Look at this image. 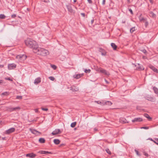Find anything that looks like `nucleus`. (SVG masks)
<instances>
[{"label":"nucleus","instance_id":"44","mask_svg":"<svg viewBox=\"0 0 158 158\" xmlns=\"http://www.w3.org/2000/svg\"><path fill=\"white\" fill-rule=\"evenodd\" d=\"M144 23H145V26L147 27L148 25V23L147 20H146L145 21V22H144Z\"/></svg>","mask_w":158,"mask_h":158},{"label":"nucleus","instance_id":"14","mask_svg":"<svg viewBox=\"0 0 158 158\" xmlns=\"http://www.w3.org/2000/svg\"><path fill=\"white\" fill-rule=\"evenodd\" d=\"M149 67L153 70L154 72L158 73V70L155 67L152 65H149Z\"/></svg>","mask_w":158,"mask_h":158},{"label":"nucleus","instance_id":"11","mask_svg":"<svg viewBox=\"0 0 158 158\" xmlns=\"http://www.w3.org/2000/svg\"><path fill=\"white\" fill-rule=\"evenodd\" d=\"M135 66H136L137 69L139 70H143L144 69V68L143 66L139 64H138L137 65H135Z\"/></svg>","mask_w":158,"mask_h":158},{"label":"nucleus","instance_id":"34","mask_svg":"<svg viewBox=\"0 0 158 158\" xmlns=\"http://www.w3.org/2000/svg\"><path fill=\"white\" fill-rule=\"evenodd\" d=\"M91 70L89 69H85V73H89L90 72Z\"/></svg>","mask_w":158,"mask_h":158},{"label":"nucleus","instance_id":"54","mask_svg":"<svg viewBox=\"0 0 158 158\" xmlns=\"http://www.w3.org/2000/svg\"><path fill=\"white\" fill-rule=\"evenodd\" d=\"M105 81L107 84L109 83V82L106 79H105Z\"/></svg>","mask_w":158,"mask_h":158},{"label":"nucleus","instance_id":"29","mask_svg":"<svg viewBox=\"0 0 158 158\" xmlns=\"http://www.w3.org/2000/svg\"><path fill=\"white\" fill-rule=\"evenodd\" d=\"M76 124V122L72 123L71 124V127H74L75 126Z\"/></svg>","mask_w":158,"mask_h":158},{"label":"nucleus","instance_id":"10","mask_svg":"<svg viewBox=\"0 0 158 158\" xmlns=\"http://www.w3.org/2000/svg\"><path fill=\"white\" fill-rule=\"evenodd\" d=\"M119 121L120 123H128L127 119L124 118H120Z\"/></svg>","mask_w":158,"mask_h":158},{"label":"nucleus","instance_id":"22","mask_svg":"<svg viewBox=\"0 0 158 158\" xmlns=\"http://www.w3.org/2000/svg\"><path fill=\"white\" fill-rule=\"evenodd\" d=\"M39 141L40 143H44L45 142V140L44 138H40L39 139Z\"/></svg>","mask_w":158,"mask_h":158},{"label":"nucleus","instance_id":"43","mask_svg":"<svg viewBox=\"0 0 158 158\" xmlns=\"http://www.w3.org/2000/svg\"><path fill=\"white\" fill-rule=\"evenodd\" d=\"M41 109L43 110H44L46 111H47V110H48V109L47 108L41 107Z\"/></svg>","mask_w":158,"mask_h":158},{"label":"nucleus","instance_id":"53","mask_svg":"<svg viewBox=\"0 0 158 158\" xmlns=\"http://www.w3.org/2000/svg\"><path fill=\"white\" fill-rule=\"evenodd\" d=\"M149 139L151 140V141H153L154 142V141H155L154 140H153V139H152V138H149L148 139Z\"/></svg>","mask_w":158,"mask_h":158},{"label":"nucleus","instance_id":"21","mask_svg":"<svg viewBox=\"0 0 158 158\" xmlns=\"http://www.w3.org/2000/svg\"><path fill=\"white\" fill-rule=\"evenodd\" d=\"M67 9H68V10L69 11V12H70L71 13H72L73 12V10L72 9V7L71 5H68L67 6Z\"/></svg>","mask_w":158,"mask_h":158},{"label":"nucleus","instance_id":"3","mask_svg":"<svg viewBox=\"0 0 158 158\" xmlns=\"http://www.w3.org/2000/svg\"><path fill=\"white\" fill-rule=\"evenodd\" d=\"M27 58V56L25 55H18L16 56V58L20 62H22L24 61Z\"/></svg>","mask_w":158,"mask_h":158},{"label":"nucleus","instance_id":"55","mask_svg":"<svg viewBox=\"0 0 158 158\" xmlns=\"http://www.w3.org/2000/svg\"><path fill=\"white\" fill-rule=\"evenodd\" d=\"M146 50H143V53H146Z\"/></svg>","mask_w":158,"mask_h":158},{"label":"nucleus","instance_id":"20","mask_svg":"<svg viewBox=\"0 0 158 158\" xmlns=\"http://www.w3.org/2000/svg\"><path fill=\"white\" fill-rule=\"evenodd\" d=\"M83 76L82 74H77L73 76V77L77 79H79Z\"/></svg>","mask_w":158,"mask_h":158},{"label":"nucleus","instance_id":"17","mask_svg":"<svg viewBox=\"0 0 158 158\" xmlns=\"http://www.w3.org/2000/svg\"><path fill=\"white\" fill-rule=\"evenodd\" d=\"M70 88V89L73 92L77 91L78 90V88L74 86L71 87Z\"/></svg>","mask_w":158,"mask_h":158},{"label":"nucleus","instance_id":"18","mask_svg":"<svg viewBox=\"0 0 158 158\" xmlns=\"http://www.w3.org/2000/svg\"><path fill=\"white\" fill-rule=\"evenodd\" d=\"M39 153L41 154H52V153L51 152H49L48 151H40L39 152Z\"/></svg>","mask_w":158,"mask_h":158},{"label":"nucleus","instance_id":"41","mask_svg":"<svg viewBox=\"0 0 158 158\" xmlns=\"http://www.w3.org/2000/svg\"><path fill=\"white\" fill-rule=\"evenodd\" d=\"M102 68H98L97 67V69H96V70L98 72H100V69H102Z\"/></svg>","mask_w":158,"mask_h":158},{"label":"nucleus","instance_id":"57","mask_svg":"<svg viewBox=\"0 0 158 158\" xmlns=\"http://www.w3.org/2000/svg\"><path fill=\"white\" fill-rule=\"evenodd\" d=\"M94 20H93V19L92 20H91V24H92V23H93L94 22Z\"/></svg>","mask_w":158,"mask_h":158},{"label":"nucleus","instance_id":"13","mask_svg":"<svg viewBox=\"0 0 158 158\" xmlns=\"http://www.w3.org/2000/svg\"><path fill=\"white\" fill-rule=\"evenodd\" d=\"M41 81V79L40 77H38L35 79L34 81V83L35 85H37L40 83Z\"/></svg>","mask_w":158,"mask_h":158},{"label":"nucleus","instance_id":"26","mask_svg":"<svg viewBox=\"0 0 158 158\" xmlns=\"http://www.w3.org/2000/svg\"><path fill=\"white\" fill-rule=\"evenodd\" d=\"M153 89L154 91V92L158 95V89L157 88L155 87H153Z\"/></svg>","mask_w":158,"mask_h":158},{"label":"nucleus","instance_id":"16","mask_svg":"<svg viewBox=\"0 0 158 158\" xmlns=\"http://www.w3.org/2000/svg\"><path fill=\"white\" fill-rule=\"evenodd\" d=\"M139 21L141 22H143L144 23V22H145V21L146 20V19L144 18L142 16V15H141L139 17Z\"/></svg>","mask_w":158,"mask_h":158},{"label":"nucleus","instance_id":"9","mask_svg":"<svg viewBox=\"0 0 158 158\" xmlns=\"http://www.w3.org/2000/svg\"><path fill=\"white\" fill-rule=\"evenodd\" d=\"M36 156V155L33 153L27 154L26 155L27 157H29L31 158H35Z\"/></svg>","mask_w":158,"mask_h":158},{"label":"nucleus","instance_id":"2","mask_svg":"<svg viewBox=\"0 0 158 158\" xmlns=\"http://www.w3.org/2000/svg\"><path fill=\"white\" fill-rule=\"evenodd\" d=\"M34 50V53L42 56H46L49 54L48 50L44 48H39L38 46L36 49H35Z\"/></svg>","mask_w":158,"mask_h":158},{"label":"nucleus","instance_id":"5","mask_svg":"<svg viewBox=\"0 0 158 158\" xmlns=\"http://www.w3.org/2000/svg\"><path fill=\"white\" fill-rule=\"evenodd\" d=\"M30 131L33 134H35L36 136L39 135L41 134V133L34 129H30Z\"/></svg>","mask_w":158,"mask_h":158},{"label":"nucleus","instance_id":"12","mask_svg":"<svg viewBox=\"0 0 158 158\" xmlns=\"http://www.w3.org/2000/svg\"><path fill=\"white\" fill-rule=\"evenodd\" d=\"M142 121V119L140 118H135L132 120V121L134 123L135 122H140Z\"/></svg>","mask_w":158,"mask_h":158},{"label":"nucleus","instance_id":"61","mask_svg":"<svg viewBox=\"0 0 158 158\" xmlns=\"http://www.w3.org/2000/svg\"><path fill=\"white\" fill-rule=\"evenodd\" d=\"M94 130L95 131H97V129H96V128H94Z\"/></svg>","mask_w":158,"mask_h":158},{"label":"nucleus","instance_id":"59","mask_svg":"<svg viewBox=\"0 0 158 158\" xmlns=\"http://www.w3.org/2000/svg\"><path fill=\"white\" fill-rule=\"evenodd\" d=\"M81 15H82L83 16H85V14H84V13H81Z\"/></svg>","mask_w":158,"mask_h":158},{"label":"nucleus","instance_id":"46","mask_svg":"<svg viewBox=\"0 0 158 158\" xmlns=\"http://www.w3.org/2000/svg\"><path fill=\"white\" fill-rule=\"evenodd\" d=\"M52 67L54 69H56V66L55 65H52Z\"/></svg>","mask_w":158,"mask_h":158},{"label":"nucleus","instance_id":"31","mask_svg":"<svg viewBox=\"0 0 158 158\" xmlns=\"http://www.w3.org/2000/svg\"><path fill=\"white\" fill-rule=\"evenodd\" d=\"M9 94V93L8 92H4L2 93V95H8Z\"/></svg>","mask_w":158,"mask_h":158},{"label":"nucleus","instance_id":"27","mask_svg":"<svg viewBox=\"0 0 158 158\" xmlns=\"http://www.w3.org/2000/svg\"><path fill=\"white\" fill-rule=\"evenodd\" d=\"M150 16L152 17H156V15L154 14L152 11H151L149 13Z\"/></svg>","mask_w":158,"mask_h":158},{"label":"nucleus","instance_id":"63","mask_svg":"<svg viewBox=\"0 0 158 158\" xmlns=\"http://www.w3.org/2000/svg\"><path fill=\"white\" fill-rule=\"evenodd\" d=\"M62 145H64V144H61L60 145V146H62Z\"/></svg>","mask_w":158,"mask_h":158},{"label":"nucleus","instance_id":"62","mask_svg":"<svg viewBox=\"0 0 158 158\" xmlns=\"http://www.w3.org/2000/svg\"><path fill=\"white\" fill-rule=\"evenodd\" d=\"M77 2V0H74V2Z\"/></svg>","mask_w":158,"mask_h":158},{"label":"nucleus","instance_id":"35","mask_svg":"<svg viewBox=\"0 0 158 158\" xmlns=\"http://www.w3.org/2000/svg\"><path fill=\"white\" fill-rule=\"evenodd\" d=\"M22 98V96H17L16 98L18 99H21Z\"/></svg>","mask_w":158,"mask_h":158},{"label":"nucleus","instance_id":"37","mask_svg":"<svg viewBox=\"0 0 158 158\" xmlns=\"http://www.w3.org/2000/svg\"><path fill=\"white\" fill-rule=\"evenodd\" d=\"M135 152H136V154L138 156H140V154L139 153V152L137 150L135 149Z\"/></svg>","mask_w":158,"mask_h":158},{"label":"nucleus","instance_id":"8","mask_svg":"<svg viewBox=\"0 0 158 158\" xmlns=\"http://www.w3.org/2000/svg\"><path fill=\"white\" fill-rule=\"evenodd\" d=\"M15 129L14 127L11 128L8 130H6V133L7 134H9L15 131Z\"/></svg>","mask_w":158,"mask_h":158},{"label":"nucleus","instance_id":"49","mask_svg":"<svg viewBox=\"0 0 158 158\" xmlns=\"http://www.w3.org/2000/svg\"><path fill=\"white\" fill-rule=\"evenodd\" d=\"M16 15L15 14H13L11 15V17L12 18H15V17H16Z\"/></svg>","mask_w":158,"mask_h":158},{"label":"nucleus","instance_id":"56","mask_svg":"<svg viewBox=\"0 0 158 158\" xmlns=\"http://www.w3.org/2000/svg\"><path fill=\"white\" fill-rule=\"evenodd\" d=\"M149 1H150V2L152 3H153V1H152V0H149Z\"/></svg>","mask_w":158,"mask_h":158},{"label":"nucleus","instance_id":"6","mask_svg":"<svg viewBox=\"0 0 158 158\" xmlns=\"http://www.w3.org/2000/svg\"><path fill=\"white\" fill-rule=\"evenodd\" d=\"M61 132L59 129H56L52 133L53 135H56L60 134Z\"/></svg>","mask_w":158,"mask_h":158},{"label":"nucleus","instance_id":"33","mask_svg":"<svg viewBox=\"0 0 158 158\" xmlns=\"http://www.w3.org/2000/svg\"><path fill=\"white\" fill-rule=\"evenodd\" d=\"M106 151L109 154H111V153L109 149H108V148L106 149Z\"/></svg>","mask_w":158,"mask_h":158},{"label":"nucleus","instance_id":"4","mask_svg":"<svg viewBox=\"0 0 158 158\" xmlns=\"http://www.w3.org/2000/svg\"><path fill=\"white\" fill-rule=\"evenodd\" d=\"M21 108L19 106H17L14 108H8V110L10 112H12L17 110H19Z\"/></svg>","mask_w":158,"mask_h":158},{"label":"nucleus","instance_id":"28","mask_svg":"<svg viewBox=\"0 0 158 158\" xmlns=\"http://www.w3.org/2000/svg\"><path fill=\"white\" fill-rule=\"evenodd\" d=\"M105 104L108 105H111L112 104V103L110 101H106L105 102Z\"/></svg>","mask_w":158,"mask_h":158},{"label":"nucleus","instance_id":"47","mask_svg":"<svg viewBox=\"0 0 158 158\" xmlns=\"http://www.w3.org/2000/svg\"><path fill=\"white\" fill-rule=\"evenodd\" d=\"M129 10L130 11V12H131V14H133L132 10L131 9H129Z\"/></svg>","mask_w":158,"mask_h":158},{"label":"nucleus","instance_id":"51","mask_svg":"<svg viewBox=\"0 0 158 158\" xmlns=\"http://www.w3.org/2000/svg\"><path fill=\"white\" fill-rule=\"evenodd\" d=\"M144 154L146 156H148V154L145 152H144Z\"/></svg>","mask_w":158,"mask_h":158},{"label":"nucleus","instance_id":"38","mask_svg":"<svg viewBox=\"0 0 158 158\" xmlns=\"http://www.w3.org/2000/svg\"><path fill=\"white\" fill-rule=\"evenodd\" d=\"M49 78L50 80H51L52 81H53L55 79V78L53 77H49Z\"/></svg>","mask_w":158,"mask_h":158},{"label":"nucleus","instance_id":"48","mask_svg":"<svg viewBox=\"0 0 158 158\" xmlns=\"http://www.w3.org/2000/svg\"><path fill=\"white\" fill-rule=\"evenodd\" d=\"M87 1L90 4L92 3V0H87Z\"/></svg>","mask_w":158,"mask_h":158},{"label":"nucleus","instance_id":"42","mask_svg":"<svg viewBox=\"0 0 158 158\" xmlns=\"http://www.w3.org/2000/svg\"><path fill=\"white\" fill-rule=\"evenodd\" d=\"M141 129H149V127H141Z\"/></svg>","mask_w":158,"mask_h":158},{"label":"nucleus","instance_id":"15","mask_svg":"<svg viewBox=\"0 0 158 158\" xmlns=\"http://www.w3.org/2000/svg\"><path fill=\"white\" fill-rule=\"evenodd\" d=\"M100 72L104 73L105 75L109 76L110 75L109 73L107 72L106 70L102 69H100Z\"/></svg>","mask_w":158,"mask_h":158},{"label":"nucleus","instance_id":"1","mask_svg":"<svg viewBox=\"0 0 158 158\" xmlns=\"http://www.w3.org/2000/svg\"><path fill=\"white\" fill-rule=\"evenodd\" d=\"M25 42L26 45L29 48L33 49V51L34 52V49H36L38 46V45L36 42L30 39H28L25 40Z\"/></svg>","mask_w":158,"mask_h":158},{"label":"nucleus","instance_id":"23","mask_svg":"<svg viewBox=\"0 0 158 158\" xmlns=\"http://www.w3.org/2000/svg\"><path fill=\"white\" fill-rule=\"evenodd\" d=\"M54 143L56 144H58L60 142V140L58 139H54L53 140Z\"/></svg>","mask_w":158,"mask_h":158},{"label":"nucleus","instance_id":"45","mask_svg":"<svg viewBox=\"0 0 158 158\" xmlns=\"http://www.w3.org/2000/svg\"><path fill=\"white\" fill-rule=\"evenodd\" d=\"M42 1L45 2H49V0H42Z\"/></svg>","mask_w":158,"mask_h":158},{"label":"nucleus","instance_id":"50","mask_svg":"<svg viewBox=\"0 0 158 158\" xmlns=\"http://www.w3.org/2000/svg\"><path fill=\"white\" fill-rule=\"evenodd\" d=\"M106 0H103L102 4L103 5H104L105 3Z\"/></svg>","mask_w":158,"mask_h":158},{"label":"nucleus","instance_id":"36","mask_svg":"<svg viewBox=\"0 0 158 158\" xmlns=\"http://www.w3.org/2000/svg\"><path fill=\"white\" fill-rule=\"evenodd\" d=\"M147 99L148 100H149V101H152V102H153L154 100V98L152 97H150V98H149V99Z\"/></svg>","mask_w":158,"mask_h":158},{"label":"nucleus","instance_id":"32","mask_svg":"<svg viewBox=\"0 0 158 158\" xmlns=\"http://www.w3.org/2000/svg\"><path fill=\"white\" fill-rule=\"evenodd\" d=\"M135 31V28L134 27H132L130 29V32L131 33H133Z\"/></svg>","mask_w":158,"mask_h":158},{"label":"nucleus","instance_id":"7","mask_svg":"<svg viewBox=\"0 0 158 158\" xmlns=\"http://www.w3.org/2000/svg\"><path fill=\"white\" fill-rule=\"evenodd\" d=\"M16 65L14 64H9L8 65V68L9 69H12L15 68Z\"/></svg>","mask_w":158,"mask_h":158},{"label":"nucleus","instance_id":"64","mask_svg":"<svg viewBox=\"0 0 158 158\" xmlns=\"http://www.w3.org/2000/svg\"><path fill=\"white\" fill-rule=\"evenodd\" d=\"M2 139H3V140H4V139H5V138H2Z\"/></svg>","mask_w":158,"mask_h":158},{"label":"nucleus","instance_id":"30","mask_svg":"<svg viewBox=\"0 0 158 158\" xmlns=\"http://www.w3.org/2000/svg\"><path fill=\"white\" fill-rule=\"evenodd\" d=\"M6 16L3 14L0 15V18L1 19H4L5 18Z\"/></svg>","mask_w":158,"mask_h":158},{"label":"nucleus","instance_id":"24","mask_svg":"<svg viewBox=\"0 0 158 158\" xmlns=\"http://www.w3.org/2000/svg\"><path fill=\"white\" fill-rule=\"evenodd\" d=\"M111 45L114 50H116V49L117 46L114 43H112L111 44Z\"/></svg>","mask_w":158,"mask_h":158},{"label":"nucleus","instance_id":"60","mask_svg":"<svg viewBox=\"0 0 158 158\" xmlns=\"http://www.w3.org/2000/svg\"><path fill=\"white\" fill-rule=\"evenodd\" d=\"M3 67V65H0V67Z\"/></svg>","mask_w":158,"mask_h":158},{"label":"nucleus","instance_id":"40","mask_svg":"<svg viewBox=\"0 0 158 158\" xmlns=\"http://www.w3.org/2000/svg\"><path fill=\"white\" fill-rule=\"evenodd\" d=\"M5 79L6 80H8L11 81H13V80L11 79H10V77L5 78Z\"/></svg>","mask_w":158,"mask_h":158},{"label":"nucleus","instance_id":"58","mask_svg":"<svg viewBox=\"0 0 158 158\" xmlns=\"http://www.w3.org/2000/svg\"><path fill=\"white\" fill-rule=\"evenodd\" d=\"M2 82H3V81H2V80H1L0 81V84L1 83H2Z\"/></svg>","mask_w":158,"mask_h":158},{"label":"nucleus","instance_id":"25","mask_svg":"<svg viewBox=\"0 0 158 158\" xmlns=\"http://www.w3.org/2000/svg\"><path fill=\"white\" fill-rule=\"evenodd\" d=\"M144 116L148 119L149 120H151L152 119V118H151L150 116L147 114H145L144 115Z\"/></svg>","mask_w":158,"mask_h":158},{"label":"nucleus","instance_id":"19","mask_svg":"<svg viewBox=\"0 0 158 158\" xmlns=\"http://www.w3.org/2000/svg\"><path fill=\"white\" fill-rule=\"evenodd\" d=\"M99 51L102 53V55H105L106 54V53L105 50L102 48H100Z\"/></svg>","mask_w":158,"mask_h":158},{"label":"nucleus","instance_id":"39","mask_svg":"<svg viewBox=\"0 0 158 158\" xmlns=\"http://www.w3.org/2000/svg\"><path fill=\"white\" fill-rule=\"evenodd\" d=\"M156 141H154V143L158 145V139L157 138L155 139Z\"/></svg>","mask_w":158,"mask_h":158},{"label":"nucleus","instance_id":"52","mask_svg":"<svg viewBox=\"0 0 158 158\" xmlns=\"http://www.w3.org/2000/svg\"><path fill=\"white\" fill-rule=\"evenodd\" d=\"M35 112H36V113H37L38 112V109H35Z\"/></svg>","mask_w":158,"mask_h":158}]
</instances>
